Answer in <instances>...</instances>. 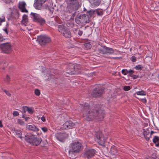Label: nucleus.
<instances>
[{
  "label": "nucleus",
  "instance_id": "obj_45",
  "mask_svg": "<svg viewBox=\"0 0 159 159\" xmlns=\"http://www.w3.org/2000/svg\"><path fill=\"white\" fill-rule=\"evenodd\" d=\"M4 92L6 93L7 94V95L8 96H11V94L7 91L6 90H4Z\"/></svg>",
  "mask_w": 159,
  "mask_h": 159
},
{
  "label": "nucleus",
  "instance_id": "obj_25",
  "mask_svg": "<svg viewBox=\"0 0 159 159\" xmlns=\"http://www.w3.org/2000/svg\"><path fill=\"white\" fill-rule=\"evenodd\" d=\"M4 81L7 84H9L11 81V78L9 75H7L4 79Z\"/></svg>",
  "mask_w": 159,
  "mask_h": 159
},
{
  "label": "nucleus",
  "instance_id": "obj_31",
  "mask_svg": "<svg viewBox=\"0 0 159 159\" xmlns=\"http://www.w3.org/2000/svg\"><path fill=\"white\" fill-rule=\"evenodd\" d=\"M5 17L3 16H2L1 17H0V25H1V23L2 22L5 21Z\"/></svg>",
  "mask_w": 159,
  "mask_h": 159
},
{
  "label": "nucleus",
  "instance_id": "obj_49",
  "mask_svg": "<svg viewBox=\"0 0 159 159\" xmlns=\"http://www.w3.org/2000/svg\"><path fill=\"white\" fill-rule=\"evenodd\" d=\"M3 41V39L2 36L0 35V42H2Z\"/></svg>",
  "mask_w": 159,
  "mask_h": 159
},
{
  "label": "nucleus",
  "instance_id": "obj_39",
  "mask_svg": "<svg viewBox=\"0 0 159 159\" xmlns=\"http://www.w3.org/2000/svg\"><path fill=\"white\" fill-rule=\"evenodd\" d=\"M87 16V15L85 14H82L80 16L79 18L80 19H83L84 18L86 17Z\"/></svg>",
  "mask_w": 159,
  "mask_h": 159
},
{
  "label": "nucleus",
  "instance_id": "obj_50",
  "mask_svg": "<svg viewBox=\"0 0 159 159\" xmlns=\"http://www.w3.org/2000/svg\"><path fill=\"white\" fill-rule=\"evenodd\" d=\"M120 58L119 57H111V59H119Z\"/></svg>",
  "mask_w": 159,
  "mask_h": 159
},
{
  "label": "nucleus",
  "instance_id": "obj_32",
  "mask_svg": "<svg viewBox=\"0 0 159 159\" xmlns=\"http://www.w3.org/2000/svg\"><path fill=\"white\" fill-rule=\"evenodd\" d=\"M35 94L37 96H39L40 93V91L38 89H35L34 91Z\"/></svg>",
  "mask_w": 159,
  "mask_h": 159
},
{
  "label": "nucleus",
  "instance_id": "obj_48",
  "mask_svg": "<svg viewBox=\"0 0 159 159\" xmlns=\"http://www.w3.org/2000/svg\"><path fill=\"white\" fill-rule=\"evenodd\" d=\"M78 34L80 35L81 36L83 34V32L82 31L79 30L78 31Z\"/></svg>",
  "mask_w": 159,
  "mask_h": 159
},
{
  "label": "nucleus",
  "instance_id": "obj_5",
  "mask_svg": "<svg viewBox=\"0 0 159 159\" xmlns=\"http://www.w3.org/2000/svg\"><path fill=\"white\" fill-rule=\"evenodd\" d=\"M68 4V8L72 10H77L80 7L79 2L77 0H66Z\"/></svg>",
  "mask_w": 159,
  "mask_h": 159
},
{
  "label": "nucleus",
  "instance_id": "obj_12",
  "mask_svg": "<svg viewBox=\"0 0 159 159\" xmlns=\"http://www.w3.org/2000/svg\"><path fill=\"white\" fill-rule=\"evenodd\" d=\"M75 126V124L71 121H66L62 125L61 129L63 130L72 129L74 128Z\"/></svg>",
  "mask_w": 159,
  "mask_h": 159
},
{
  "label": "nucleus",
  "instance_id": "obj_29",
  "mask_svg": "<svg viewBox=\"0 0 159 159\" xmlns=\"http://www.w3.org/2000/svg\"><path fill=\"white\" fill-rule=\"evenodd\" d=\"M106 46H104L102 48V49H101L99 50V52L100 53H102V54H106V50L105 49Z\"/></svg>",
  "mask_w": 159,
  "mask_h": 159
},
{
  "label": "nucleus",
  "instance_id": "obj_44",
  "mask_svg": "<svg viewBox=\"0 0 159 159\" xmlns=\"http://www.w3.org/2000/svg\"><path fill=\"white\" fill-rule=\"evenodd\" d=\"M128 73H129L130 75H132V74L134 73V70H127Z\"/></svg>",
  "mask_w": 159,
  "mask_h": 159
},
{
  "label": "nucleus",
  "instance_id": "obj_38",
  "mask_svg": "<svg viewBox=\"0 0 159 159\" xmlns=\"http://www.w3.org/2000/svg\"><path fill=\"white\" fill-rule=\"evenodd\" d=\"M28 107L25 106L23 107L22 108V110L24 112H25L27 111V109Z\"/></svg>",
  "mask_w": 159,
  "mask_h": 159
},
{
  "label": "nucleus",
  "instance_id": "obj_3",
  "mask_svg": "<svg viewBox=\"0 0 159 159\" xmlns=\"http://www.w3.org/2000/svg\"><path fill=\"white\" fill-rule=\"evenodd\" d=\"M25 138L28 142L36 146L39 145L42 141L41 138L37 137L32 134L25 136Z\"/></svg>",
  "mask_w": 159,
  "mask_h": 159
},
{
  "label": "nucleus",
  "instance_id": "obj_23",
  "mask_svg": "<svg viewBox=\"0 0 159 159\" xmlns=\"http://www.w3.org/2000/svg\"><path fill=\"white\" fill-rule=\"evenodd\" d=\"M28 21V16L25 14L22 17V20L21 21V23L25 25V23Z\"/></svg>",
  "mask_w": 159,
  "mask_h": 159
},
{
  "label": "nucleus",
  "instance_id": "obj_28",
  "mask_svg": "<svg viewBox=\"0 0 159 159\" xmlns=\"http://www.w3.org/2000/svg\"><path fill=\"white\" fill-rule=\"evenodd\" d=\"M84 46L87 49H89L91 48V45L89 42L87 43L84 44Z\"/></svg>",
  "mask_w": 159,
  "mask_h": 159
},
{
  "label": "nucleus",
  "instance_id": "obj_7",
  "mask_svg": "<svg viewBox=\"0 0 159 159\" xmlns=\"http://www.w3.org/2000/svg\"><path fill=\"white\" fill-rule=\"evenodd\" d=\"M96 137L98 143L101 146H104L107 139V137L105 136L100 132H97L96 133Z\"/></svg>",
  "mask_w": 159,
  "mask_h": 159
},
{
  "label": "nucleus",
  "instance_id": "obj_33",
  "mask_svg": "<svg viewBox=\"0 0 159 159\" xmlns=\"http://www.w3.org/2000/svg\"><path fill=\"white\" fill-rule=\"evenodd\" d=\"M22 118H24L25 120L27 121L28 120L30 119V118L29 117H25V115L24 114H23L22 115Z\"/></svg>",
  "mask_w": 159,
  "mask_h": 159
},
{
  "label": "nucleus",
  "instance_id": "obj_10",
  "mask_svg": "<svg viewBox=\"0 0 159 159\" xmlns=\"http://www.w3.org/2000/svg\"><path fill=\"white\" fill-rule=\"evenodd\" d=\"M0 48L4 53H8L11 51V45L8 43H2L0 45Z\"/></svg>",
  "mask_w": 159,
  "mask_h": 159
},
{
  "label": "nucleus",
  "instance_id": "obj_55",
  "mask_svg": "<svg viewBox=\"0 0 159 159\" xmlns=\"http://www.w3.org/2000/svg\"><path fill=\"white\" fill-rule=\"evenodd\" d=\"M89 21H86L85 22L86 23H87V22H89V20H88Z\"/></svg>",
  "mask_w": 159,
  "mask_h": 159
},
{
  "label": "nucleus",
  "instance_id": "obj_35",
  "mask_svg": "<svg viewBox=\"0 0 159 159\" xmlns=\"http://www.w3.org/2000/svg\"><path fill=\"white\" fill-rule=\"evenodd\" d=\"M17 122L20 125H23L24 124V122L20 119L18 120Z\"/></svg>",
  "mask_w": 159,
  "mask_h": 159
},
{
  "label": "nucleus",
  "instance_id": "obj_40",
  "mask_svg": "<svg viewBox=\"0 0 159 159\" xmlns=\"http://www.w3.org/2000/svg\"><path fill=\"white\" fill-rule=\"evenodd\" d=\"M131 59L132 62H135L136 61V58L135 56H133Z\"/></svg>",
  "mask_w": 159,
  "mask_h": 159
},
{
  "label": "nucleus",
  "instance_id": "obj_36",
  "mask_svg": "<svg viewBox=\"0 0 159 159\" xmlns=\"http://www.w3.org/2000/svg\"><path fill=\"white\" fill-rule=\"evenodd\" d=\"M121 73L124 75H126L128 73L127 70L126 69H123L121 71Z\"/></svg>",
  "mask_w": 159,
  "mask_h": 159
},
{
  "label": "nucleus",
  "instance_id": "obj_16",
  "mask_svg": "<svg viewBox=\"0 0 159 159\" xmlns=\"http://www.w3.org/2000/svg\"><path fill=\"white\" fill-rule=\"evenodd\" d=\"M101 0H91L90 3L93 7L98 6L100 4Z\"/></svg>",
  "mask_w": 159,
  "mask_h": 159
},
{
  "label": "nucleus",
  "instance_id": "obj_56",
  "mask_svg": "<svg viewBox=\"0 0 159 159\" xmlns=\"http://www.w3.org/2000/svg\"><path fill=\"white\" fill-rule=\"evenodd\" d=\"M134 155H135V156H136V154H135Z\"/></svg>",
  "mask_w": 159,
  "mask_h": 159
},
{
  "label": "nucleus",
  "instance_id": "obj_22",
  "mask_svg": "<svg viewBox=\"0 0 159 159\" xmlns=\"http://www.w3.org/2000/svg\"><path fill=\"white\" fill-rule=\"evenodd\" d=\"M105 50H106V53L111 54L114 52V50L111 48L107 47L106 46Z\"/></svg>",
  "mask_w": 159,
  "mask_h": 159
},
{
  "label": "nucleus",
  "instance_id": "obj_13",
  "mask_svg": "<svg viewBox=\"0 0 159 159\" xmlns=\"http://www.w3.org/2000/svg\"><path fill=\"white\" fill-rule=\"evenodd\" d=\"M26 4L25 1L19 2L18 5V8L22 12L28 13V11L26 9Z\"/></svg>",
  "mask_w": 159,
  "mask_h": 159
},
{
  "label": "nucleus",
  "instance_id": "obj_42",
  "mask_svg": "<svg viewBox=\"0 0 159 159\" xmlns=\"http://www.w3.org/2000/svg\"><path fill=\"white\" fill-rule=\"evenodd\" d=\"M41 129L45 133L47 132L48 131L47 128L45 127H42Z\"/></svg>",
  "mask_w": 159,
  "mask_h": 159
},
{
  "label": "nucleus",
  "instance_id": "obj_8",
  "mask_svg": "<svg viewBox=\"0 0 159 159\" xmlns=\"http://www.w3.org/2000/svg\"><path fill=\"white\" fill-rule=\"evenodd\" d=\"M104 90L100 85L97 86L93 90L92 95L94 97H100L104 93Z\"/></svg>",
  "mask_w": 159,
  "mask_h": 159
},
{
  "label": "nucleus",
  "instance_id": "obj_19",
  "mask_svg": "<svg viewBox=\"0 0 159 159\" xmlns=\"http://www.w3.org/2000/svg\"><path fill=\"white\" fill-rule=\"evenodd\" d=\"M58 29L59 31L61 34L66 30L67 28L63 25H59L58 27Z\"/></svg>",
  "mask_w": 159,
  "mask_h": 159
},
{
  "label": "nucleus",
  "instance_id": "obj_46",
  "mask_svg": "<svg viewBox=\"0 0 159 159\" xmlns=\"http://www.w3.org/2000/svg\"><path fill=\"white\" fill-rule=\"evenodd\" d=\"M141 100H142V101L144 103H145L146 102V99L145 98L143 99H141Z\"/></svg>",
  "mask_w": 159,
  "mask_h": 159
},
{
  "label": "nucleus",
  "instance_id": "obj_1",
  "mask_svg": "<svg viewBox=\"0 0 159 159\" xmlns=\"http://www.w3.org/2000/svg\"><path fill=\"white\" fill-rule=\"evenodd\" d=\"M80 107L83 116L86 120L91 121L95 119L99 121L103 120L104 114L99 105L89 108L88 103H85L84 104H80Z\"/></svg>",
  "mask_w": 159,
  "mask_h": 159
},
{
  "label": "nucleus",
  "instance_id": "obj_30",
  "mask_svg": "<svg viewBox=\"0 0 159 159\" xmlns=\"http://www.w3.org/2000/svg\"><path fill=\"white\" fill-rule=\"evenodd\" d=\"M95 11L93 10H91L87 12L88 14L90 16H92L94 14Z\"/></svg>",
  "mask_w": 159,
  "mask_h": 159
},
{
  "label": "nucleus",
  "instance_id": "obj_27",
  "mask_svg": "<svg viewBox=\"0 0 159 159\" xmlns=\"http://www.w3.org/2000/svg\"><path fill=\"white\" fill-rule=\"evenodd\" d=\"M27 111L30 114H32L34 111V108L33 107H28Z\"/></svg>",
  "mask_w": 159,
  "mask_h": 159
},
{
  "label": "nucleus",
  "instance_id": "obj_26",
  "mask_svg": "<svg viewBox=\"0 0 159 159\" xmlns=\"http://www.w3.org/2000/svg\"><path fill=\"white\" fill-rule=\"evenodd\" d=\"M135 94L139 95H145L146 92L143 90H141V91L137 92L135 93Z\"/></svg>",
  "mask_w": 159,
  "mask_h": 159
},
{
  "label": "nucleus",
  "instance_id": "obj_2",
  "mask_svg": "<svg viewBox=\"0 0 159 159\" xmlns=\"http://www.w3.org/2000/svg\"><path fill=\"white\" fill-rule=\"evenodd\" d=\"M82 149V145L80 140H76L71 143L69 151V154H77Z\"/></svg>",
  "mask_w": 159,
  "mask_h": 159
},
{
  "label": "nucleus",
  "instance_id": "obj_4",
  "mask_svg": "<svg viewBox=\"0 0 159 159\" xmlns=\"http://www.w3.org/2000/svg\"><path fill=\"white\" fill-rule=\"evenodd\" d=\"M96 151L93 149L86 148L84 152L82 153V156L87 159H90L93 157L96 154Z\"/></svg>",
  "mask_w": 159,
  "mask_h": 159
},
{
  "label": "nucleus",
  "instance_id": "obj_14",
  "mask_svg": "<svg viewBox=\"0 0 159 159\" xmlns=\"http://www.w3.org/2000/svg\"><path fill=\"white\" fill-rule=\"evenodd\" d=\"M69 68L67 70V73L69 74L73 75L76 73L75 72V65L74 64H70L69 65Z\"/></svg>",
  "mask_w": 159,
  "mask_h": 159
},
{
  "label": "nucleus",
  "instance_id": "obj_43",
  "mask_svg": "<svg viewBox=\"0 0 159 159\" xmlns=\"http://www.w3.org/2000/svg\"><path fill=\"white\" fill-rule=\"evenodd\" d=\"M135 69L136 70H139L142 68V66L141 65H138L135 67Z\"/></svg>",
  "mask_w": 159,
  "mask_h": 159
},
{
  "label": "nucleus",
  "instance_id": "obj_9",
  "mask_svg": "<svg viewBox=\"0 0 159 159\" xmlns=\"http://www.w3.org/2000/svg\"><path fill=\"white\" fill-rule=\"evenodd\" d=\"M41 45H45L51 41V39L47 35H40L38 37L37 39Z\"/></svg>",
  "mask_w": 159,
  "mask_h": 159
},
{
  "label": "nucleus",
  "instance_id": "obj_54",
  "mask_svg": "<svg viewBox=\"0 0 159 159\" xmlns=\"http://www.w3.org/2000/svg\"><path fill=\"white\" fill-rule=\"evenodd\" d=\"M154 133V132L153 131H151V134H150L151 135V134H152Z\"/></svg>",
  "mask_w": 159,
  "mask_h": 159
},
{
  "label": "nucleus",
  "instance_id": "obj_34",
  "mask_svg": "<svg viewBox=\"0 0 159 159\" xmlns=\"http://www.w3.org/2000/svg\"><path fill=\"white\" fill-rule=\"evenodd\" d=\"M130 89V87L129 86H125L124 87L123 89L125 91H127L129 90Z\"/></svg>",
  "mask_w": 159,
  "mask_h": 159
},
{
  "label": "nucleus",
  "instance_id": "obj_37",
  "mask_svg": "<svg viewBox=\"0 0 159 159\" xmlns=\"http://www.w3.org/2000/svg\"><path fill=\"white\" fill-rule=\"evenodd\" d=\"M13 114L14 116H16L19 115V113L17 111H13Z\"/></svg>",
  "mask_w": 159,
  "mask_h": 159
},
{
  "label": "nucleus",
  "instance_id": "obj_52",
  "mask_svg": "<svg viewBox=\"0 0 159 159\" xmlns=\"http://www.w3.org/2000/svg\"><path fill=\"white\" fill-rule=\"evenodd\" d=\"M2 126V125L1 121H0V127H1Z\"/></svg>",
  "mask_w": 159,
  "mask_h": 159
},
{
  "label": "nucleus",
  "instance_id": "obj_21",
  "mask_svg": "<svg viewBox=\"0 0 159 159\" xmlns=\"http://www.w3.org/2000/svg\"><path fill=\"white\" fill-rule=\"evenodd\" d=\"M153 142L155 143L156 146H159V137L155 136L153 139Z\"/></svg>",
  "mask_w": 159,
  "mask_h": 159
},
{
  "label": "nucleus",
  "instance_id": "obj_53",
  "mask_svg": "<svg viewBox=\"0 0 159 159\" xmlns=\"http://www.w3.org/2000/svg\"><path fill=\"white\" fill-rule=\"evenodd\" d=\"M137 77H138V76H137L136 75H134V78L135 79L137 78Z\"/></svg>",
  "mask_w": 159,
  "mask_h": 159
},
{
  "label": "nucleus",
  "instance_id": "obj_6",
  "mask_svg": "<svg viewBox=\"0 0 159 159\" xmlns=\"http://www.w3.org/2000/svg\"><path fill=\"white\" fill-rule=\"evenodd\" d=\"M30 16L31 18L33 19L34 21L38 23L40 25H43L45 24V20L41 17L39 14L31 12Z\"/></svg>",
  "mask_w": 159,
  "mask_h": 159
},
{
  "label": "nucleus",
  "instance_id": "obj_41",
  "mask_svg": "<svg viewBox=\"0 0 159 159\" xmlns=\"http://www.w3.org/2000/svg\"><path fill=\"white\" fill-rule=\"evenodd\" d=\"M47 0H35L36 1H38V2H40V3H41L42 4L44 3L45 2H46Z\"/></svg>",
  "mask_w": 159,
  "mask_h": 159
},
{
  "label": "nucleus",
  "instance_id": "obj_24",
  "mask_svg": "<svg viewBox=\"0 0 159 159\" xmlns=\"http://www.w3.org/2000/svg\"><path fill=\"white\" fill-rule=\"evenodd\" d=\"M14 131L16 134L18 136V137L20 139H21L22 137V133L20 130L15 129Z\"/></svg>",
  "mask_w": 159,
  "mask_h": 159
},
{
  "label": "nucleus",
  "instance_id": "obj_20",
  "mask_svg": "<svg viewBox=\"0 0 159 159\" xmlns=\"http://www.w3.org/2000/svg\"><path fill=\"white\" fill-rule=\"evenodd\" d=\"M42 4L38 1H34V6L37 9H40L42 7Z\"/></svg>",
  "mask_w": 159,
  "mask_h": 159
},
{
  "label": "nucleus",
  "instance_id": "obj_47",
  "mask_svg": "<svg viewBox=\"0 0 159 159\" xmlns=\"http://www.w3.org/2000/svg\"><path fill=\"white\" fill-rule=\"evenodd\" d=\"M41 120L45 122L46 120L45 117L44 116H42L41 118Z\"/></svg>",
  "mask_w": 159,
  "mask_h": 159
},
{
  "label": "nucleus",
  "instance_id": "obj_11",
  "mask_svg": "<svg viewBox=\"0 0 159 159\" xmlns=\"http://www.w3.org/2000/svg\"><path fill=\"white\" fill-rule=\"evenodd\" d=\"M55 137L59 141L63 142L68 138V134L65 133H57L55 134Z\"/></svg>",
  "mask_w": 159,
  "mask_h": 159
},
{
  "label": "nucleus",
  "instance_id": "obj_18",
  "mask_svg": "<svg viewBox=\"0 0 159 159\" xmlns=\"http://www.w3.org/2000/svg\"><path fill=\"white\" fill-rule=\"evenodd\" d=\"M61 34L65 37L68 38L70 37L71 36L70 32L68 29L64 31V32H63Z\"/></svg>",
  "mask_w": 159,
  "mask_h": 159
},
{
  "label": "nucleus",
  "instance_id": "obj_51",
  "mask_svg": "<svg viewBox=\"0 0 159 159\" xmlns=\"http://www.w3.org/2000/svg\"><path fill=\"white\" fill-rule=\"evenodd\" d=\"M4 31H5V32H6V33L7 34H8V31H7V29H4Z\"/></svg>",
  "mask_w": 159,
  "mask_h": 159
},
{
  "label": "nucleus",
  "instance_id": "obj_17",
  "mask_svg": "<svg viewBox=\"0 0 159 159\" xmlns=\"http://www.w3.org/2000/svg\"><path fill=\"white\" fill-rule=\"evenodd\" d=\"M26 127L29 129L34 131L37 132L39 130V129L34 124L27 125Z\"/></svg>",
  "mask_w": 159,
  "mask_h": 159
},
{
  "label": "nucleus",
  "instance_id": "obj_15",
  "mask_svg": "<svg viewBox=\"0 0 159 159\" xmlns=\"http://www.w3.org/2000/svg\"><path fill=\"white\" fill-rule=\"evenodd\" d=\"M150 132V131L149 129H143V133L144 137L147 141H148L149 139V138L151 136Z\"/></svg>",
  "mask_w": 159,
  "mask_h": 159
}]
</instances>
